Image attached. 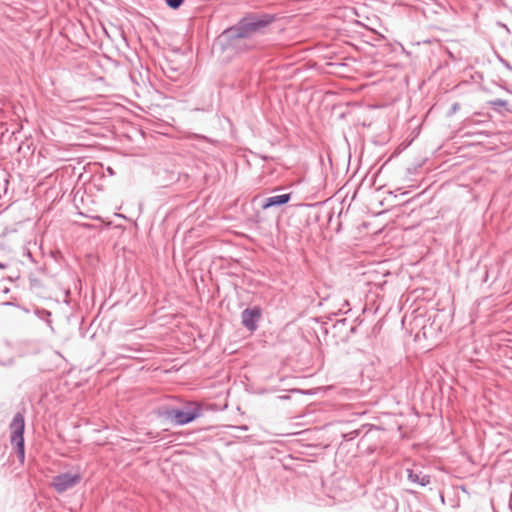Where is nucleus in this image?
<instances>
[{"mask_svg":"<svg viewBox=\"0 0 512 512\" xmlns=\"http://www.w3.org/2000/svg\"><path fill=\"white\" fill-rule=\"evenodd\" d=\"M273 20L271 15L250 16L242 19L235 27L225 30L223 36L230 40L248 38L261 32Z\"/></svg>","mask_w":512,"mask_h":512,"instance_id":"obj_1","label":"nucleus"},{"mask_svg":"<svg viewBox=\"0 0 512 512\" xmlns=\"http://www.w3.org/2000/svg\"><path fill=\"white\" fill-rule=\"evenodd\" d=\"M161 415L175 425H184L198 418L201 415V409L197 404H191L182 410L166 408Z\"/></svg>","mask_w":512,"mask_h":512,"instance_id":"obj_2","label":"nucleus"},{"mask_svg":"<svg viewBox=\"0 0 512 512\" xmlns=\"http://www.w3.org/2000/svg\"><path fill=\"white\" fill-rule=\"evenodd\" d=\"M24 427V417L22 414L17 413L10 424L11 442L15 444L21 457L24 456Z\"/></svg>","mask_w":512,"mask_h":512,"instance_id":"obj_3","label":"nucleus"},{"mask_svg":"<svg viewBox=\"0 0 512 512\" xmlns=\"http://www.w3.org/2000/svg\"><path fill=\"white\" fill-rule=\"evenodd\" d=\"M80 480L81 476L79 474L64 473L54 477L53 486L61 493L77 485Z\"/></svg>","mask_w":512,"mask_h":512,"instance_id":"obj_4","label":"nucleus"},{"mask_svg":"<svg viewBox=\"0 0 512 512\" xmlns=\"http://www.w3.org/2000/svg\"><path fill=\"white\" fill-rule=\"evenodd\" d=\"M260 317L261 310L258 307L247 308L241 314L242 324L250 331H254L257 327L256 323Z\"/></svg>","mask_w":512,"mask_h":512,"instance_id":"obj_5","label":"nucleus"},{"mask_svg":"<svg viewBox=\"0 0 512 512\" xmlns=\"http://www.w3.org/2000/svg\"><path fill=\"white\" fill-rule=\"evenodd\" d=\"M290 199H291V194H289V193L271 196L264 200V202L262 203V208L268 209V208L274 207V206H281V205H284L287 202H289Z\"/></svg>","mask_w":512,"mask_h":512,"instance_id":"obj_6","label":"nucleus"},{"mask_svg":"<svg viewBox=\"0 0 512 512\" xmlns=\"http://www.w3.org/2000/svg\"><path fill=\"white\" fill-rule=\"evenodd\" d=\"M407 476L409 481L421 486H426L430 483V477L428 475L417 473L412 469H407Z\"/></svg>","mask_w":512,"mask_h":512,"instance_id":"obj_7","label":"nucleus"},{"mask_svg":"<svg viewBox=\"0 0 512 512\" xmlns=\"http://www.w3.org/2000/svg\"><path fill=\"white\" fill-rule=\"evenodd\" d=\"M184 0H165L166 4L173 9H177L181 6Z\"/></svg>","mask_w":512,"mask_h":512,"instance_id":"obj_8","label":"nucleus"},{"mask_svg":"<svg viewBox=\"0 0 512 512\" xmlns=\"http://www.w3.org/2000/svg\"><path fill=\"white\" fill-rule=\"evenodd\" d=\"M495 106L504 107L506 105V101L502 99H495L491 102Z\"/></svg>","mask_w":512,"mask_h":512,"instance_id":"obj_9","label":"nucleus"}]
</instances>
